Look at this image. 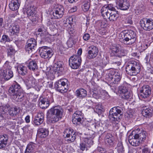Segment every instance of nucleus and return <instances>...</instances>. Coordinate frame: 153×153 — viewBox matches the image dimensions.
I'll list each match as a JSON object with an SVG mask.
<instances>
[{
    "label": "nucleus",
    "instance_id": "20e7f679",
    "mask_svg": "<svg viewBox=\"0 0 153 153\" xmlns=\"http://www.w3.org/2000/svg\"><path fill=\"white\" fill-rule=\"evenodd\" d=\"M9 63V62L6 61L3 66L4 69L3 71L0 70V80H8L13 76V73Z\"/></svg>",
    "mask_w": 153,
    "mask_h": 153
},
{
    "label": "nucleus",
    "instance_id": "8fccbe9b",
    "mask_svg": "<svg viewBox=\"0 0 153 153\" xmlns=\"http://www.w3.org/2000/svg\"><path fill=\"white\" fill-rule=\"evenodd\" d=\"M76 136L75 133H74L73 134L70 135L69 137H67L69 138L67 140L68 142L71 143L74 141L76 138Z\"/></svg>",
    "mask_w": 153,
    "mask_h": 153
},
{
    "label": "nucleus",
    "instance_id": "49530a36",
    "mask_svg": "<svg viewBox=\"0 0 153 153\" xmlns=\"http://www.w3.org/2000/svg\"><path fill=\"white\" fill-rule=\"evenodd\" d=\"M15 50L11 47H9L7 48V53L8 56H11L14 54Z\"/></svg>",
    "mask_w": 153,
    "mask_h": 153
},
{
    "label": "nucleus",
    "instance_id": "f704fd0d",
    "mask_svg": "<svg viewBox=\"0 0 153 153\" xmlns=\"http://www.w3.org/2000/svg\"><path fill=\"white\" fill-rule=\"evenodd\" d=\"M146 132L145 131H142L140 133L135 134V137H137L139 140L140 141V143L145 140L146 139Z\"/></svg>",
    "mask_w": 153,
    "mask_h": 153
},
{
    "label": "nucleus",
    "instance_id": "a19ab883",
    "mask_svg": "<svg viewBox=\"0 0 153 153\" xmlns=\"http://www.w3.org/2000/svg\"><path fill=\"white\" fill-rule=\"evenodd\" d=\"M100 90L96 91L94 90L92 91H91L90 94L91 96L96 99H98L100 97Z\"/></svg>",
    "mask_w": 153,
    "mask_h": 153
},
{
    "label": "nucleus",
    "instance_id": "bf43d9fd",
    "mask_svg": "<svg viewBox=\"0 0 153 153\" xmlns=\"http://www.w3.org/2000/svg\"><path fill=\"white\" fill-rule=\"evenodd\" d=\"M67 44L69 48H71L73 45V42L71 39H69L67 42Z\"/></svg>",
    "mask_w": 153,
    "mask_h": 153
},
{
    "label": "nucleus",
    "instance_id": "58836bf2",
    "mask_svg": "<svg viewBox=\"0 0 153 153\" xmlns=\"http://www.w3.org/2000/svg\"><path fill=\"white\" fill-rule=\"evenodd\" d=\"M118 17L117 13L115 11H113L110 13V16H108V19H109L110 21H114L116 20Z\"/></svg>",
    "mask_w": 153,
    "mask_h": 153
},
{
    "label": "nucleus",
    "instance_id": "c9c22d12",
    "mask_svg": "<svg viewBox=\"0 0 153 153\" xmlns=\"http://www.w3.org/2000/svg\"><path fill=\"white\" fill-rule=\"evenodd\" d=\"M53 69L55 72L59 73L60 71H62L63 68L62 65L59 62H57L54 64Z\"/></svg>",
    "mask_w": 153,
    "mask_h": 153
},
{
    "label": "nucleus",
    "instance_id": "e433bc0d",
    "mask_svg": "<svg viewBox=\"0 0 153 153\" xmlns=\"http://www.w3.org/2000/svg\"><path fill=\"white\" fill-rule=\"evenodd\" d=\"M118 153H124L125 150L122 142H119L115 148Z\"/></svg>",
    "mask_w": 153,
    "mask_h": 153
},
{
    "label": "nucleus",
    "instance_id": "9b49d317",
    "mask_svg": "<svg viewBox=\"0 0 153 153\" xmlns=\"http://www.w3.org/2000/svg\"><path fill=\"white\" fill-rule=\"evenodd\" d=\"M126 83H124L122 85L119 86L118 88V92L121 97L124 99H127L130 97L129 92L126 87Z\"/></svg>",
    "mask_w": 153,
    "mask_h": 153
},
{
    "label": "nucleus",
    "instance_id": "c756f323",
    "mask_svg": "<svg viewBox=\"0 0 153 153\" xmlns=\"http://www.w3.org/2000/svg\"><path fill=\"white\" fill-rule=\"evenodd\" d=\"M35 145V144L30 143L27 146L25 153H34Z\"/></svg>",
    "mask_w": 153,
    "mask_h": 153
},
{
    "label": "nucleus",
    "instance_id": "dca6fc26",
    "mask_svg": "<svg viewBox=\"0 0 153 153\" xmlns=\"http://www.w3.org/2000/svg\"><path fill=\"white\" fill-rule=\"evenodd\" d=\"M117 7L122 10H127L130 7L129 3L126 0H117Z\"/></svg>",
    "mask_w": 153,
    "mask_h": 153
},
{
    "label": "nucleus",
    "instance_id": "7c9ffc66",
    "mask_svg": "<svg viewBox=\"0 0 153 153\" xmlns=\"http://www.w3.org/2000/svg\"><path fill=\"white\" fill-rule=\"evenodd\" d=\"M111 12L110 10H108L105 7V6L102 7L101 9V13L104 19H107L108 16H110V13Z\"/></svg>",
    "mask_w": 153,
    "mask_h": 153
},
{
    "label": "nucleus",
    "instance_id": "6e6552de",
    "mask_svg": "<svg viewBox=\"0 0 153 153\" xmlns=\"http://www.w3.org/2000/svg\"><path fill=\"white\" fill-rule=\"evenodd\" d=\"M69 64L71 68L74 69L78 68L81 65V58L77 55L71 56L69 59Z\"/></svg>",
    "mask_w": 153,
    "mask_h": 153
},
{
    "label": "nucleus",
    "instance_id": "79ce46f5",
    "mask_svg": "<svg viewBox=\"0 0 153 153\" xmlns=\"http://www.w3.org/2000/svg\"><path fill=\"white\" fill-rule=\"evenodd\" d=\"M74 133H75L73 130L71 128H67L65 130L64 134L66 136V137H69L70 135L73 134Z\"/></svg>",
    "mask_w": 153,
    "mask_h": 153
},
{
    "label": "nucleus",
    "instance_id": "cd10ccee",
    "mask_svg": "<svg viewBox=\"0 0 153 153\" xmlns=\"http://www.w3.org/2000/svg\"><path fill=\"white\" fill-rule=\"evenodd\" d=\"M48 134V131L45 128H41L38 129L37 132V135L41 138L46 137Z\"/></svg>",
    "mask_w": 153,
    "mask_h": 153
},
{
    "label": "nucleus",
    "instance_id": "4468645a",
    "mask_svg": "<svg viewBox=\"0 0 153 153\" xmlns=\"http://www.w3.org/2000/svg\"><path fill=\"white\" fill-rule=\"evenodd\" d=\"M88 58L92 59L97 55L99 51L98 48L94 45H91L88 48Z\"/></svg>",
    "mask_w": 153,
    "mask_h": 153
},
{
    "label": "nucleus",
    "instance_id": "7ed1b4c3",
    "mask_svg": "<svg viewBox=\"0 0 153 153\" xmlns=\"http://www.w3.org/2000/svg\"><path fill=\"white\" fill-rule=\"evenodd\" d=\"M140 64L135 60L129 61L126 66V71L127 74L130 76L136 75L140 71Z\"/></svg>",
    "mask_w": 153,
    "mask_h": 153
},
{
    "label": "nucleus",
    "instance_id": "f03ea898",
    "mask_svg": "<svg viewBox=\"0 0 153 153\" xmlns=\"http://www.w3.org/2000/svg\"><path fill=\"white\" fill-rule=\"evenodd\" d=\"M63 110L59 106H56L51 108L49 111V120L53 123L58 121L62 117Z\"/></svg>",
    "mask_w": 153,
    "mask_h": 153
},
{
    "label": "nucleus",
    "instance_id": "f8f14e48",
    "mask_svg": "<svg viewBox=\"0 0 153 153\" xmlns=\"http://www.w3.org/2000/svg\"><path fill=\"white\" fill-rule=\"evenodd\" d=\"M4 111L8 110L9 115L11 116L15 117L18 114V109L15 107H10L8 105H4L0 106Z\"/></svg>",
    "mask_w": 153,
    "mask_h": 153
},
{
    "label": "nucleus",
    "instance_id": "680f3d73",
    "mask_svg": "<svg viewBox=\"0 0 153 153\" xmlns=\"http://www.w3.org/2000/svg\"><path fill=\"white\" fill-rule=\"evenodd\" d=\"M90 37L89 34L88 33H85L83 36L84 40L85 41L88 40L89 39Z\"/></svg>",
    "mask_w": 153,
    "mask_h": 153
},
{
    "label": "nucleus",
    "instance_id": "39448f33",
    "mask_svg": "<svg viewBox=\"0 0 153 153\" xmlns=\"http://www.w3.org/2000/svg\"><path fill=\"white\" fill-rule=\"evenodd\" d=\"M124 36L123 42L126 45H131L136 41V33L132 30H128L127 32L122 33Z\"/></svg>",
    "mask_w": 153,
    "mask_h": 153
},
{
    "label": "nucleus",
    "instance_id": "4d7b16f0",
    "mask_svg": "<svg viewBox=\"0 0 153 153\" xmlns=\"http://www.w3.org/2000/svg\"><path fill=\"white\" fill-rule=\"evenodd\" d=\"M45 151L47 153H51L53 152V150L51 146H48L46 148Z\"/></svg>",
    "mask_w": 153,
    "mask_h": 153
},
{
    "label": "nucleus",
    "instance_id": "b1692460",
    "mask_svg": "<svg viewBox=\"0 0 153 153\" xmlns=\"http://www.w3.org/2000/svg\"><path fill=\"white\" fill-rule=\"evenodd\" d=\"M109 78L111 83L115 84H117L120 80L121 74L118 72H115L114 74L110 76Z\"/></svg>",
    "mask_w": 153,
    "mask_h": 153
},
{
    "label": "nucleus",
    "instance_id": "774afa93",
    "mask_svg": "<svg viewBox=\"0 0 153 153\" xmlns=\"http://www.w3.org/2000/svg\"><path fill=\"white\" fill-rule=\"evenodd\" d=\"M82 49L81 48L79 49L78 50V51L77 52V53L78 54V56H80L81 55V54L82 53Z\"/></svg>",
    "mask_w": 153,
    "mask_h": 153
},
{
    "label": "nucleus",
    "instance_id": "37998d69",
    "mask_svg": "<svg viewBox=\"0 0 153 153\" xmlns=\"http://www.w3.org/2000/svg\"><path fill=\"white\" fill-rule=\"evenodd\" d=\"M8 139V136L6 134L0 135V141L7 145Z\"/></svg>",
    "mask_w": 153,
    "mask_h": 153
},
{
    "label": "nucleus",
    "instance_id": "412c9836",
    "mask_svg": "<svg viewBox=\"0 0 153 153\" xmlns=\"http://www.w3.org/2000/svg\"><path fill=\"white\" fill-rule=\"evenodd\" d=\"M25 84L27 90L31 89L35 86L36 79L32 76H30L25 81Z\"/></svg>",
    "mask_w": 153,
    "mask_h": 153
},
{
    "label": "nucleus",
    "instance_id": "aec40b11",
    "mask_svg": "<svg viewBox=\"0 0 153 153\" xmlns=\"http://www.w3.org/2000/svg\"><path fill=\"white\" fill-rule=\"evenodd\" d=\"M39 105L40 107L42 109H45L48 108L50 103L49 100L45 98L41 97L39 100Z\"/></svg>",
    "mask_w": 153,
    "mask_h": 153
},
{
    "label": "nucleus",
    "instance_id": "423d86ee",
    "mask_svg": "<svg viewBox=\"0 0 153 153\" xmlns=\"http://www.w3.org/2000/svg\"><path fill=\"white\" fill-rule=\"evenodd\" d=\"M67 82L68 80L66 79H61L55 83L54 87L58 91L61 93L66 92L68 89Z\"/></svg>",
    "mask_w": 153,
    "mask_h": 153
},
{
    "label": "nucleus",
    "instance_id": "a878e982",
    "mask_svg": "<svg viewBox=\"0 0 153 153\" xmlns=\"http://www.w3.org/2000/svg\"><path fill=\"white\" fill-rule=\"evenodd\" d=\"M109 117L111 120L113 121H118L119 117L118 114L116 113V111L115 108H112L109 111Z\"/></svg>",
    "mask_w": 153,
    "mask_h": 153
},
{
    "label": "nucleus",
    "instance_id": "5fc2aeb1",
    "mask_svg": "<svg viewBox=\"0 0 153 153\" xmlns=\"http://www.w3.org/2000/svg\"><path fill=\"white\" fill-rule=\"evenodd\" d=\"M10 39L6 35H3L2 37L1 40V42H6L9 41Z\"/></svg>",
    "mask_w": 153,
    "mask_h": 153
},
{
    "label": "nucleus",
    "instance_id": "69168bd1",
    "mask_svg": "<svg viewBox=\"0 0 153 153\" xmlns=\"http://www.w3.org/2000/svg\"><path fill=\"white\" fill-rule=\"evenodd\" d=\"M112 108H115V110L116 111V113L118 114V115L119 114H120L121 112V110L119 109L117 107H114Z\"/></svg>",
    "mask_w": 153,
    "mask_h": 153
},
{
    "label": "nucleus",
    "instance_id": "4be33fe9",
    "mask_svg": "<svg viewBox=\"0 0 153 153\" xmlns=\"http://www.w3.org/2000/svg\"><path fill=\"white\" fill-rule=\"evenodd\" d=\"M128 139L129 143L133 146H138L140 143V141L137 137H135V134L134 135L132 133L129 136Z\"/></svg>",
    "mask_w": 153,
    "mask_h": 153
},
{
    "label": "nucleus",
    "instance_id": "c85d7f7f",
    "mask_svg": "<svg viewBox=\"0 0 153 153\" xmlns=\"http://www.w3.org/2000/svg\"><path fill=\"white\" fill-rule=\"evenodd\" d=\"M142 114L143 116L146 117H151L153 114V110L150 108H146L143 110Z\"/></svg>",
    "mask_w": 153,
    "mask_h": 153
},
{
    "label": "nucleus",
    "instance_id": "1a4fd4ad",
    "mask_svg": "<svg viewBox=\"0 0 153 153\" xmlns=\"http://www.w3.org/2000/svg\"><path fill=\"white\" fill-rule=\"evenodd\" d=\"M119 45H113L111 48V54L112 55L121 57L125 55L127 51L123 50H120Z\"/></svg>",
    "mask_w": 153,
    "mask_h": 153
},
{
    "label": "nucleus",
    "instance_id": "5701e85b",
    "mask_svg": "<svg viewBox=\"0 0 153 153\" xmlns=\"http://www.w3.org/2000/svg\"><path fill=\"white\" fill-rule=\"evenodd\" d=\"M20 4V1L18 0H12L9 4V7L12 10H15L18 9Z\"/></svg>",
    "mask_w": 153,
    "mask_h": 153
},
{
    "label": "nucleus",
    "instance_id": "a18cd8bd",
    "mask_svg": "<svg viewBox=\"0 0 153 153\" xmlns=\"http://www.w3.org/2000/svg\"><path fill=\"white\" fill-rule=\"evenodd\" d=\"M74 16H71L68 17L66 20V23L70 25L71 27V25L73 24V22H75L74 21L75 20L74 19Z\"/></svg>",
    "mask_w": 153,
    "mask_h": 153
},
{
    "label": "nucleus",
    "instance_id": "72a5a7b5",
    "mask_svg": "<svg viewBox=\"0 0 153 153\" xmlns=\"http://www.w3.org/2000/svg\"><path fill=\"white\" fill-rule=\"evenodd\" d=\"M114 141V137L110 134H107L105 137V141L110 145L113 144V142Z\"/></svg>",
    "mask_w": 153,
    "mask_h": 153
},
{
    "label": "nucleus",
    "instance_id": "3c124183",
    "mask_svg": "<svg viewBox=\"0 0 153 153\" xmlns=\"http://www.w3.org/2000/svg\"><path fill=\"white\" fill-rule=\"evenodd\" d=\"M79 147L80 149L82 151L85 150H86L88 148H89L87 146V145L84 141L80 143Z\"/></svg>",
    "mask_w": 153,
    "mask_h": 153
},
{
    "label": "nucleus",
    "instance_id": "2eb2a0df",
    "mask_svg": "<svg viewBox=\"0 0 153 153\" xmlns=\"http://www.w3.org/2000/svg\"><path fill=\"white\" fill-rule=\"evenodd\" d=\"M83 114L79 111H76L73 114L72 116V122L74 124H79L81 123L82 119L83 118Z\"/></svg>",
    "mask_w": 153,
    "mask_h": 153
},
{
    "label": "nucleus",
    "instance_id": "052dcab7",
    "mask_svg": "<svg viewBox=\"0 0 153 153\" xmlns=\"http://www.w3.org/2000/svg\"><path fill=\"white\" fill-rule=\"evenodd\" d=\"M68 33L71 36H73L75 33V31L73 28L68 29Z\"/></svg>",
    "mask_w": 153,
    "mask_h": 153
},
{
    "label": "nucleus",
    "instance_id": "9d476101",
    "mask_svg": "<svg viewBox=\"0 0 153 153\" xmlns=\"http://www.w3.org/2000/svg\"><path fill=\"white\" fill-rule=\"evenodd\" d=\"M141 27L146 30H150L153 29V21L146 18L142 19L140 22Z\"/></svg>",
    "mask_w": 153,
    "mask_h": 153
},
{
    "label": "nucleus",
    "instance_id": "ddd939ff",
    "mask_svg": "<svg viewBox=\"0 0 153 153\" xmlns=\"http://www.w3.org/2000/svg\"><path fill=\"white\" fill-rule=\"evenodd\" d=\"M36 46L37 42L36 40L33 38H31L28 40L27 42L25 47V50L29 53L34 50Z\"/></svg>",
    "mask_w": 153,
    "mask_h": 153
},
{
    "label": "nucleus",
    "instance_id": "6ab92c4d",
    "mask_svg": "<svg viewBox=\"0 0 153 153\" xmlns=\"http://www.w3.org/2000/svg\"><path fill=\"white\" fill-rule=\"evenodd\" d=\"M64 8L61 5H59L56 7L53 12V15L55 18H61L64 14Z\"/></svg>",
    "mask_w": 153,
    "mask_h": 153
},
{
    "label": "nucleus",
    "instance_id": "a211bd4d",
    "mask_svg": "<svg viewBox=\"0 0 153 153\" xmlns=\"http://www.w3.org/2000/svg\"><path fill=\"white\" fill-rule=\"evenodd\" d=\"M87 135L88 137L84 138L83 140L88 148H90L93 144L92 139L95 137V135L94 132L91 131H90Z\"/></svg>",
    "mask_w": 153,
    "mask_h": 153
},
{
    "label": "nucleus",
    "instance_id": "6e6d98bb",
    "mask_svg": "<svg viewBox=\"0 0 153 153\" xmlns=\"http://www.w3.org/2000/svg\"><path fill=\"white\" fill-rule=\"evenodd\" d=\"M105 7H106L108 10H110L111 11H114L115 10V9L114 7L113 4H108V6H105Z\"/></svg>",
    "mask_w": 153,
    "mask_h": 153
},
{
    "label": "nucleus",
    "instance_id": "0e129e2a",
    "mask_svg": "<svg viewBox=\"0 0 153 153\" xmlns=\"http://www.w3.org/2000/svg\"><path fill=\"white\" fill-rule=\"evenodd\" d=\"M77 8L76 6H74L71 8L70 11L71 13H73L76 11Z\"/></svg>",
    "mask_w": 153,
    "mask_h": 153
},
{
    "label": "nucleus",
    "instance_id": "338daca9",
    "mask_svg": "<svg viewBox=\"0 0 153 153\" xmlns=\"http://www.w3.org/2000/svg\"><path fill=\"white\" fill-rule=\"evenodd\" d=\"M30 117L29 115L27 116L25 118V120L26 122L27 123H29L30 122Z\"/></svg>",
    "mask_w": 153,
    "mask_h": 153
},
{
    "label": "nucleus",
    "instance_id": "0eeeda50",
    "mask_svg": "<svg viewBox=\"0 0 153 153\" xmlns=\"http://www.w3.org/2000/svg\"><path fill=\"white\" fill-rule=\"evenodd\" d=\"M39 53L41 57L45 59L51 58L53 54L52 49L46 46L40 48Z\"/></svg>",
    "mask_w": 153,
    "mask_h": 153
},
{
    "label": "nucleus",
    "instance_id": "09e8293b",
    "mask_svg": "<svg viewBox=\"0 0 153 153\" xmlns=\"http://www.w3.org/2000/svg\"><path fill=\"white\" fill-rule=\"evenodd\" d=\"M89 7L90 4L88 1L85 3L82 6V9L85 12L88 11L89 9Z\"/></svg>",
    "mask_w": 153,
    "mask_h": 153
},
{
    "label": "nucleus",
    "instance_id": "f257e3e1",
    "mask_svg": "<svg viewBox=\"0 0 153 153\" xmlns=\"http://www.w3.org/2000/svg\"><path fill=\"white\" fill-rule=\"evenodd\" d=\"M10 95L16 101H21L24 97L20 85L16 83L10 87L8 90Z\"/></svg>",
    "mask_w": 153,
    "mask_h": 153
},
{
    "label": "nucleus",
    "instance_id": "864d4df0",
    "mask_svg": "<svg viewBox=\"0 0 153 153\" xmlns=\"http://www.w3.org/2000/svg\"><path fill=\"white\" fill-rule=\"evenodd\" d=\"M134 114V112L133 110L130 109L128 111L126 115L127 116L128 118H131L133 117Z\"/></svg>",
    "mask_w": 153,
    "mask_h": 153
},
{
    "label": "nucleus",
    "instance_id": "de8ad7c7",
    "mask_svg": "<svg viewBox=\"0 0 153 153\" xmlns=\"http://www.w3.org/2000/svg\"><path fill=\"white\" fill-rule=\"evenodd\" d=\"M102 109L103 108L101 105L98 104L95 107L94 111L98 114H100L102 112Z\"/></svg>",
    "mask_w": 153,
    "mask_h": 153
},
{
    "label": "nucleus",
    "instance_id": "603ef678",
    "mask_svg": "<svg viewBox=\"0 0 153 153\" xmlns=\"http://www.w3.org/2000/svg\"><path fill=\"white\" fill-rule=\"evenodd\" d=\"M142 151V153H150L151 152V149L146 146L143 148Z\"/></svg>",
    "mask_w": 153,
    "mask_h": 153
},
{
    "label": "nucleus",
    "instance_id": "13d9d810",
    "mask_svg": "<svg viewBox=\"0 0 153 153\" xmlns=\"http://www.w3.org/2000/svg\"><path fill=\"white\" fill-rule=\"evenodd\" d=\"M92 103L93 102L91 100H89L86 102L85 104V105L87 106V107H88V108H90L91 107H92V106H91Z\"/></svg>",
    "mask_w": 153,
    "mask_h": 153
},
{
    "label": "nucleus",
    "instance_id": "ea45409f",
    "mask_svg": "<svg viewBox=\"0 0 153 153\" xmlns=\"http://www.w3.org/2000/svg\"><path fill=\"white\" fill-rule=\"evenodd\" d=\"M19 27L18 26L12 25L10 29V31L12 35H13L15 34L18 33L19 31Z\"/></svg>",
    "mask_w": 153,
    "mask_h": 153
},
{
    "label": "nucleus",
    "instance_id": "f3484780",
    "mask_svg": "<svg viewBox=\"0 0 153 153\" xmlns=\"http://www.w3.org/2000/svg\"><path fill=\"white\" fill-rule=\"evenodd\" d=\"M141 97L145 98L149 97L151 93V89L148 85H144L140 90Z\"/></svg>",
    "mask_w": 153,
    "mask_h": 153
},
{
    "label": "nucleus",
    "instance_id": "2f4dec72",
    "mask_svg": "<svg viewBox=\"0 0 153 153\" xmlns=\"http://www.w3.org/2000/svg\"><path fill=\"white\" fill-rule=\"evenodd\" d=\"M28 17H33L35 15V8L31 6L27 7L25 11Z\"/></svg>",
    "mask_w": 153,
    "mask_h": 153
},
{
    "label": "nucleus",
    "instance_id": "4c0bfd02",
    "mask_svg": "<svg viewBox=\"0 0 153 153\" xmlns=\"http://www.w3.org/2000/svg\"><path fill=\"white\" fill-rule=\"evenodd\" d=\"M28 67L30 70L33 71L37 70L38 68V66L36 62L35 61H32L30 62Z\"/></svg>",
    "mask_w": 153,
    "mask_h": 153
},
{
    "label": "nucleus",
    "instance_id": "e2e57ef3",
    "mask_svg": "<svg viewBox=\"0 0 153 153\" xmlns=\"http://www.w3.org/2000/svg\"><path fill=\"white\" fill-rule=\"evenodd\" d=\"M45 29L43 26L41 27L40 28L38 29V31L39 32H42V33L44 34V33H46V32L45 30Z\"/></svg>",
    "mask_w": 153,
    "mask_h": 153
},
{
    "label": "nucleus",
    "instance_id": "393cba45",
    "mask_svg": "<svg viewBox=\"0 0 153 153\" xmlns=\"http://www.w3.org/2000/svg\"><path fill=\"white\" fill-rule=\"evenodd\" d=\"M44 116L43 113H38L35 117L34 123L35 126H38L42 124L44 120Z\"/></svg>",
    "mask_w": 153,
    "mask_h": 153
},
{
    "label": "nucleus",
    "instance_id": "473e14b6",
    "mask_svg": "<svg viewBox=\"0 0 153 153\" xmlns=\"http://www.w3.org/2000/svg\"><path fill=\"white\" fill-rule=\"evenodd\" d=\"M17 70L19 73L22 76L25 75L27 73L26 67L22 65H20L18 66Z\"/></svg>",
    "mask_w": 153,
    "mask_h": 153
},
{
    "label": "nucleus",
    "instance_id": "bb28decb",
    "mask_svg": "<svg viewBox=\"0 0 153 153\" xmlns=\"http://www.w3.org/2000/svg\"><path fill=\"white\" fill-rule=\"evenodd\" d=\"M75 93L76 97L80 99H82L87 95V91L83 88L77 89Z\"/></svg>",
    "mask_w": 153,
    "mask_h": 153
},
{
    "label": "nucleus",
    "instance_id": "c03bdc74",
    "mask_svg": "<svg viewBox=\"0 0 153 153\" xmlns=\"http://www.w3.org/2000/svg\"><path fill=\"white\" fill-rule=\"evenodd\" d=\"M100 97L108 98L109 97L108 93L105 90H100Z\"/></svg>",
    "mask_w": 153,
    "mask_h": 153
}]
</instances>
